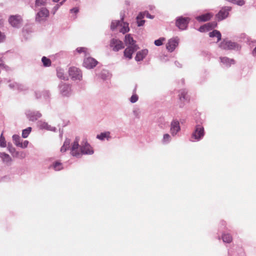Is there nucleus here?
<instances>
[{"instance_id": "obj_1", "label": "nucleus", "mask_w": 256, "mask_h": 256, "mask_svg": "<svg viewBox=\"0 0 256 256\" xmlns=\"http://www.w3.org/2000/svg\"><path fill=\"white\" fill-rule=\"evenodd\" d=\"M204 136V127L200 125L197 124L194 128V132L192 134L191 136V140L199 141L202 140Z\"/></svg>"}, {"instance_id": "obj_2", "label": "nucleus", "mask_w": 256, "mask_h": 256, "mask_svg": "<svg viewBox=\"0 0 256 256\" xmlns=\"http://www.w3.org/2000/svg\"><path fill=\"white\" fill-rule=\"evenodd\" d=\"M121 26V28L120 30V32L123 34L128 32L130 30L128 27V24L127 22H124L121 21H112L111 24L110 28L112 30H114L118 26Z\"/></svg>"}, {"instance_id": "obj_3", "label": "nucleus", "mask_w": 256, "mask_h": 256, "mask_svg": "<svg viewBox=\"0 0 256 256\" xmlns=\"http://www.w3.org/2000/svg\"><path fill=\"white\" fill-rule=\"evenodd\" d=\"M220 47L223 50H239L240 46L238 44L230 40H224L220 44Z\"/></svg>"}, {"instance_id": "obj_4", "label": "nucleus", "mask_w": 256, "mask_h": 256, "mask_svg": "<svg viewBox=\"0 0 256 256\" xmlns=\"http://www.w3.org/2000/svg\"><path fill=\"white\" fill-rule=\"evenodd\" d=\"M22 17L19 14L10 16L8 18L10 24L14 28H20L22 24Z\"/></svg>"}, {"instance_id": "obj_5", "label": "nucleus", "mask_w": 256, "mask_h": 256, "mask_svg": "<svg viewBox=\"0 0 256 256\" xmlns=\"http://www.w3.org/2000/svg\"><path fill=\"white\" fill-rule=\"evenodd\" d=\"M190 18H188L178 17L176 20V26L181 30H186Z\"/></svg>"}, {"instance_id": "obj_6", "label": "nucleus", "mask_w": 256, "mask_h": 256, "mask_svg": "<svg viewBox=\"0 0 256 256\" xmlns=\"http://www.w3.org/2000/svg\"><path fill=\"white\" fill-rule=\"evenodd\" d=\"M69 75L74 80H80L82 78L81 70L76 67H70L68 70Z\"/></svg>"}, {"instance_id": "obj_7", "label": "nucleus", "mask_w": 256, "mask_h": 256, "mask_svg": "<svg viewBox=\"0 0 256 256\" xmlns=\"http://www.w3.org/2000/svg\"><path fill=\"white\" fill-rule=\"evenodd\" d=\"M49 16V11L46 8H42L36 16V20L38 22L44 21Z\"/></svg>"}, {"instance_id": "obj_8", "label": "nucleus", "mask_w": 256, "mask_h": 256, "mask_svg": "<svg viewBox=\"0 0 256 256\" xmlns=\"http://www.w3.org/2000/svg\"><path fill=\"white\" fill-rule=\"evenodd\" d=\"M110 45L112 50L114 52H118L120 50L124 48V47L121 40L116 38H112L111 40Z\"/></svg>"}, {"instance_id": "obj_9", "label": "nucleus", "mask_w": 256, "mask_h": 256, "mask_svg": "<svg viewBox=\"0 0 256 256\" xmlns=\"http://www.w3.org/2000/svg\"><path fill=\"white\" fill-rule=\"evenodd\" d=\"M59 90L60 93L63 96H69L71 94V87L68 84L62 82L60 84Z\"/></svg>"}, {"instance_id": "obj_10", "label": "nucleus", "mask_w": 256, "mask_h": 256, "mask_svg": "<svg viewBox=\"0 0 256 256\" xmlns=\"http://www.w3.org/2000/svg\"><path fill=\"white\" fill-rule=\"evenodd\" d=\"M180 130V122L177 120H173L170 123V132L172 136H175Z\"/></svg>"}, {"instance_id": "obj_11", "label": "nucleus", "mask_w": 256, "mask_h": 256, "mask_svg": "<svg viewBox=\"0 0 256 256\" xmlns=\"http://www.w3.org/2000/svg\"><path fill=\"white\" fill-rule=\"evenodd\" d=\"M79 138H76L71 148V154L73 156L79 157L81 155V152L79 150Z\"/></svg>"}, {"instance_id": "obj_12", "label": "nucleus", "mask_w": 256, "mask_h": 256, "mask_svg": "<svg viewBox=\"0 0 256 256\" xmlns=\"http://www.w3.org/2000/svg\"><path fill=\"white\" fill-rule=\"evenodd\" d=\"M82 144L80 148L81 154H92L94 153V150H92V147L86 141L83 140Z\"/></svg>"}, {"instance_id": "obj_13", "label": "nucleus", "mask_w": 256, "mask_h": 256, "mask_svg": "<svg viewBox=\"0 0 256 256\" xmlns=\"http://www.w3.org/2000/svg\"><path fill=\"white\" fill-rule=\"evenodd\" d=\"M231 10L230 7H224L222 8L218 13L216 15V17L218 20H222L226 18L228 15V12Z\"/></svg>"}, {"instance_id": "obj_14", "label": "nucleus", "mask_w": 256, "mask_h": 256, "mask_svg": "<svg viewBox=\"0 0 256 256\" xmlns=\"http://www.w3.org/2000/svg\"><path fill=\"white\" fill-rule=\"evenodd\" d=\"M178 38H174L170 39L166 44V49L170 52H173L176 48L178 46Z\"/></svg>"}, {"instance_id": "obj_15", "label": "nucleus", "mask_w": 256, "mask_h": 256, "mask_svg": "<svg viewBox=\"0 0 256 256\" xmlns=\"http://www.w3.org/2000/svg\"><path fill=\"white\" fill-rule=\"evenodd\" d=\"M97 64L98 62L91 57L85 58L83 63L84 66L88 69L94 68Z\"/></svg>"}, {"instance_id": "obj_16", "label": "nucleus", "mask_w": 256, "mask_h": 256, "mask_svg": "<svg viewBox=\"0 0 256 256\" xmlns=\"http://www.w3.org/2000/svg\"><path fill=\"white\" fill-rule=\"evenodd\" d=\"M26 115L28 118V120L30 121H36L38 118L42 116V114L39 112H34L32 110H28L26 112Z\"/></svg>"}, {"instance_id": "obj_17", "label": "nucleus", "mask_w": 256, "mask_h": 256, "mask_svg": "<svg viewBox=\"0 0 256 256\" xmlns=\"http://www.w3.org/2000/svg\"><path fill=\"white\" fill-rule=\"evenodd\" d=\"M138 48V46H129L124 51V56L128 59L132 58V55Z\"/></svg>"}, {"instance_id": "obj_18", "label": "nucleus", "mask_w": 256, "mask_h": 256, "mask_svg": "<svg viewBox=\"0 0 256 256\" xmlns=\"http://www.w3.org/2000/svg\"><path fill=\"white\" fill-rule=\"evenodd\" d=\"M35 94L37 99L44 98V100H47L50 98V93L49 91L46 90L42 92H36Z\"/></svg>"}, {"instance_id": "obj_19", "label": "nucleus", "mask_w": 256, "mask_h": 256, "mask_svg": "<svg viewBox=\"0 0 256 256\" xmlns=\"http://www.w3.org/2000/svg\"><path fill=\"white\" fill-rule=\"evenodd\" d=\"M148 54V50L146 49L142 50L137 52L135 57L136 60L138 62L142 60Z\"/></svg>"}, {"instance_id": "obj_20", "label": "nucleus", "mask_w": 256, "mask_h": 256, "mask_svg": "<svg viewBox=\"0 0 256 256\" xmlns=\"http://www.w3.org/2000/svg\"><path fill=\"white\" fill-rule=\"evenodd\" d=\"M212 16V14L207 13L200 16H198L196 18L200 22H204L210 20Z\"/></svg>"}, {"instance_id": "obj_21", "label": "nucleus", "mask_w": 256, "mask_h": 256, "mask_svg": "<svg viewBox=\"0 0 256 256\" xmlns=\"http://www.w3.org/2000/svg\"><path fill=\"white\" fill-rule=\"evenodd\" d=\"M220 60L221 62L226 66H230L231 64H234V59H230L228 57H220Z\"/></svg>"}, {"instance_id": "obj_22", "label": "nucleus", "mask_w": 256, "mask_h": 256, "mask_svg": "<svg viewBox=\"0 0 256 256\" xmlns=\"http://www.w3.org/2000/svg\"><path fill=\"white\" fill-rule=\"evenodd\" d=\"M124 42L126 44H130V46H137L135 44L136 42L130 34H126L125 36Z\"/></svg>"}, {"instance_id": "obj_23", "label": "nucleus", "mask_w": 256, "mask_h": 256, "mask_svg": "<svg viewBox=\"0 0 256 256\" xmlns=\"http://www.w3.org/2000/svg\"><path fill=\"white\" fill-rule=\"evenodd\" d=\"M96 138L102 140H104V138H106L107 140H108L110 138V132H102L100 134H98L96 136Z\"/></svg>"}, {"instance_id": "obj_24", "label": "nucleus", "mask_w": 256, "mask_h": 256, "mask_svg": "<svg viewBox=\"0 0 256 256\" xmlns=\"http://www.w3.org/2000/svg\"><path fill=\"white\" fill-rule=\"evenodd\" d=\"M209 36L210 38L216 37L217 38V42H218L221 40L222 35L220 32L217 30H214L212 32L209 33Z\"/></svg>"}, {"instance_id": "obj_25", "label": "nucleus", "mask_w": 256, "mask_h": 256, "mask_svg": "<svg viewBox=\"0 0 256 256\" xmlns=\"http://www.w3.org/2000/svg\"><path fill=\"white\" fill-rule=\"evenodd\" d=\"M40 127L42 129H46L52 131H54L56 130L55 128L52 127L48 125L46 122H40Z\"/></svg>"}, {"instance_id": "obj_26", "label": "nucleus", "mask_w": 256, "mask_h": 256, "mask_svg": "<svg viewBox=\"0 0 256 256\" xmlns=\"http://www.w3.org/2000/svg\"><path fill=\"white\" fill-rule=\"evenodd\" d=\"M144 18V16H143V14L142 12L140 13L137 16V24L138 26H142L144 24L145 20H142Z\"/></svg>"}, {"instance_id": "obj_27", "label": "nucleus", "mask_w": 256, "mask_h": 256, "mask_svg": "<svg viewBox=\"0 0 256 256\" xmlns=\"http://www.w3.org/2000/svg\"><path fill=\"white\" fill-rule=\"evenodd\" d=\"M0 157L4 162H8L12 161V158L10 156L5 152L0 153Z\"/></svg>"}, {"instance_id": "obj_28", "label": "nucleus", "mask_w": 256, "mask_h": 256, "mask_svg": "<svg viewBox=\"0 0 256 256\" xmlns=\"http://www.w3.org/2000/svg\"><path fill=\"white\" fill-rule=\"evenodd\" d=\"M70 140L66 139L60 148L61 152H65L70 148Z\"/></svg>"}, {"instance_id": "obj_29", "label": "nucleus", "mask_w": 256, "mask_h": 256, "mask_svg": "<svg viewBox=\"0 0 256 256\" xmlns=\"http://www.w3.org/2000/svg\"><path fill=\"white\" fill-rule=\"evenodd\" d=\"M12 140L14 141V144L16 146H20L21 142H20V138L18 135L17 134H14L12 136Z\"/></svg>"}, {"instance_id": "obj_30", "label": "nucleus", "mask_w": 256, "mask_h": 256, "mask_svg": "<svg viewBox=\"0 0 256 256\" xmlns=\"http://www.w3.org/2000/svg\"><path fill=\"white\" fill-rule=\"evenodd\" d=\"M186 94H187V91L186 90H180V94H179L180 100H187Z\"/></svg>"}, {"instance_id": "obj_31", "label": "nucleus", "mask_w": 256, "mask_h": 256, "mask_svg": "<svg viewBox=\"0 0 256 256\" xmlns=\"http://www.w3.org/2000/svg\"><path fill=\"white\" fill-rule=\"evenodd\" d=\"M222 238L224 242L230 243L232 240V237L229 234H224L222 236Z\"/></svg>"}, {"instance_id": "obj_32", "label": "nucleus", "mask_w": 256, "mask_h": 256, "mask_svg": "<svg viewBox=\"0 0 256 256\" xmlns=\"http://www.w3.org/2000/svg\"><path fill=\"white\" fill-rule=\"evenodd\" d=\"M42 62L44 66H49L51 64L50 60L46 58V56H43L42 58Z\"/></svg>"}, {"instance_id": "obj_33", "label": "nucleus", "mask_w": 256, "mask_h": 256, "mask_svg": "<svg viewBox=\"0 0 256 256\" xmlns=\"http://www.w3.org/2000/svg\"><path fill=\"white\" fill-rule=\"evenodd\" d=\"M31 130H32V128L30 127H28V128L24 130L22 132V138H26L28 136Z\"/></svg>"}, {"instance_id": "obj_34", "label": "nucleus", "mask_w": 256, "mask_h": 256, "mask_svg": "<svg viewBox=\"0 0 256 256\" xmlns=\"http://www.w3.org/2000/svg\"><path fill=\"white\" fill-rule=\"evenodd\" d=\"M53 168L56 170H60L62 168V164L56 162L54 164Z\"/></svg>"}, {"instance_id": "obj_35", "label": "nucleus", "mask_w": 256, "mask_h": 256, "mask_svg": "<svg viewBox=\"0 0 256 256\" xmlns=\"http://www.w3.org/2000/svg\"><path fill=\"white\" fill-rule=\"evenodd\" d=\"M46 0H36L35 6L36 7L44 6L46 5Z\"/></svg>"}, {"instance_id": "obj_36", "label": "nucleus", "mask_w": 256, "mask_h": 256, "mask_svg": "<svg viewBox=\"0 0 256 256\" xmlns=\"http://www.w3.org/2000/svg\"><path fill=\"white\" fill-rule=\"evenodd\" d=\"M171 140V138L169 134H164L163 136L162 142L164 143H168Z\"/></svg>"}, {"instance_id": "obj_37", "label": "nucleus", "mask_w": 256, "mask_h": 256, "mask_svg": "<svg viewBox=\"0 0 256 256\" xmlns=\"http://www.w3.org/2000/svg\"><path fill=\"white\" fill-rule=\"evenodd\" d=\"M6 146V142L4 136H3V134L2 133L0 136V146L4 148Z\"/></svg>"}, {"instance_id": "obj_38", "label": "nucleus", "mask_w": 256, "mask_h": 256, "mask_svg": "<svg viewBox=\"0 0 256 256\" xmlns=\"http://www.w3.org/2000/svg\"><path fill=\"white\" fill-rule=\"evenodd\" d=\"M216 23L215 22H208V23H207L206 24H205L204 25H208V26H206V28L208 29V30L214 28L216 26Z\"/></svg>"}, {"instance_id": "obj_39", "label": "nucleus", "mask_w": 256, "mask_h": 256, "mask_svg": "<svg viewBox=\"0 0 256 256\" xmlns=\"http://www.w3.org/2000/svg\"><path fill=\"white\" fill-rule=\"evenodd\" d=\"M57 76L60 78H61V79H62V80H64L65 79V76H64V72L63 70H57Z\"/></svg>"}, {"instance_id": "obj_40", "label": "nucleus", "mask_w": 256, "mask_h": 256, "mask_svg": "<svg viewBox=\"0 0 256 256\" xmlns=\"http://www.w3.org/2000/svg\"><path fill=\"white\" fill-rule=\"evenodd\" d=\"M138 100V96L136 94H134L130 98V101L132 103H134Z\"/></svg>"}, {"instance_id": "obj_41", "label": "nucleus", "mask_w": 256, "mask_h": 256, "mask_svg": "<svg viewBox=\"0 0 256 256\" xmlns=\"http://www.w3.org/2000/svg\"><path fill=\"white\" fill-rule=\"evenodd\" d=\"M19 86L18 88H17V89L16 90H19V91H24V90H28V87L24 85V84H19Z\"/></svg>"}, {"instance_id": "obj_42", "label": "nucleus", "mask_w": 256, "mask_h": 256, "mask_svg": "<svg viewBox=\"0 0 256 256\" xmlns=\"http://www.w3.org/2000/svg\"><path fill=\"white\" fill-rule=\"evenodd\" d=\"M164 40V38H160L154 41V44L156 46H160L162 44V42Z\"/></svg>"}, {"instance_id": "obj_43", "label": "nucleus", "mask_w": 256, "mask_h": 256, "mask_svg": "<svg viewBox=\"0 0 256 256\" xmlns=\"http://www.w3.org/2000/svg\"><path fill=\"white\" fill-rule=\"evenodd\" d=\"M87 50L88 49L86 48L81 47V48H77L76 50L78 53H80V54L81 52H84L85 54V55L86 56Z\"/></svg>"}, {"instance_id": "obj_44", "label": "nucleus", "mask_w": 256, "mask_h": 256, "mask_svg": "<svg viewBox=\"0 0 256 256\" xmlns=\"http://www.w3.org/2000/svg\"><path fill=\"white\" fill-rule=\"evenodd\" d=\"M9 86L12 89H14V90H16L17 88L20 86H19V83H18V82H12V83L10 84H9Z\"/></svg>"}, {"instance_id": "obj_45", "label": "nucleus", "mask_w": 256, "mask_h": 256, "mask_svg": "<svg viewBox=\"0 0 256 256\" xmlns=\"http://www.w3.org/2000/svg\"><path fill=\"white\" fill-rule=\"evenodd\" d=\"M232 2L238 6H242L244 4V0H232Z\"/></svg>"}, {"instance_id": "obj_46", "label": "nucleus", "mask_w": 256, "mask_h": 256, "mask_svg": "<svg viewBox=\"0 0 256 256\" xmlns=\"http://www.w3.org/2000/svg\"><path fill=\"white\" fill-rule=\"evenodd\" d=\"M63 4V2H60L59 4H56L53 8V14H54L57 10L59 8L60 6Z\"/></svg>"}, {"instance_id": "obj_47", "label": "nucleus", "mask_w": 256, "mask_h": 256, "mask_svg": "<svg viewBox=\"0 0 256 256\" xmlns=\"http://www.w3.org/2000/svg\"><path fill=\"white\" fill-rule=\"evenodd\" d=\"M208 25H204L200 27L198 30L200 32H205L208 31V28H206V26H208Z\"/></svg>"}, {"instance_id": "obj_48", "label": "nucleus", "mask_w": 256, "mask_h": 256, "mask_svg": "<svg viewBox=\"0 0 256 256\" xmlns=\"http://www.w3.org/2000/svg\"><path fill=\"white\" fill-rule=\"evenodd\" d=\"M28 142L26 140L23 142H21V144L19 147H20L23 148H26L28 146Z\"/></svg>"}, {"instance_id": "obj_49", "label": "nucleus", "mask_w": 256, "mask_h": 256, "mask_svg": "<svg viewBox=\"0 0 256 256\" xmlns=\"http://www.w3.org/2000/svg\"><path fill=\"white\" fill-rule=\"evenodd\" d=\"M8 149L9 152L12 154L16 151L15 148L14 147H12V144H8Z\"/></svg>"}, {"instance_id": "obj_50", "label": "nucleus", "mask_w": 256, "mask_h": 256, "mask_svg": "<svg viewBox=\"0 0 256 256\" xmlns=\"http://www.w3.org/2000/svg\"><path fill=\"white\" fill-rule=\"evenodd\" d=\"M143 14V16H146L148 18H150L151 19H152L154 18V16H151L148 12H142Z\"/></svg>"}, {"instance_id": "obj_51", "label": "nucleus", "mask_w": 256, "mask_h": 256, "mask_svg": "<svg viewBox=\"0 0 256 256\" xmlns=\"http://www.w3.org/2000/svg\"><path fill=\"white\" fill-rule=\"evenodd\" d=\"M16 156L21 158H23L25 157V154L22 152H16Z\"/></svg>"}, {"instance_id": "obj_52", "label": "nucleus", "mask_w": 256, "mask_h": 256, "mask_svg": "<svg viewBox=\"0 0 256 256\" xmlns=\"http://www.w3.org/2000/svg\"><path fill=\"white\" fill-rule=\"evenodd\" d=\"M4 39H5L4 34L2 32H0V43L3 42L4 40Z\"/></svg>"}, {"instance_id": "obj_53", "label": "nucleus", "mask_w": 256, "mask_h": 256, "mask_svg": "<svg viewBox=\"0 0 256 256\" xmlns=\"http://www.w3.org/2000/svg\"><path fill=\"white\" fill-rule=\"evenodd\" d=\"M133 113H134V116L137 118H139V111L138 110H133Z\"/></svg>"}, {"instance_id": "obj_54", "label": "nucleus", "mask_w": 256, "mask_h": 256, "mask_svg": "<svg viewBox=\"0 0 256 256\" xmlns=\"http://www.w3.org/2000/svg\"><path fill=\"white\" fill-rule=\"evenodd\" d=\"M71 12L76 14L78 12V9L77 8H74L70 10Z\"/></svg>"}, {"instance_id": "obj_55", "label": "nucleus", "mask_w": 256, "mask_h": 256, "mask_svg": "<svg viewBox=\"0 0 256 256\" xmlns=\"http://www.w3.org/2000/svg\"><path fill=\"white\" fill-rule=\"evenodd\" d=\"M0 68H6V70H8V68H6V66H4V64L1 62L0 60Z\"/></svg>"}, {"instance_id": "obj_56", "label": "nucleus", "mask_w": 256, "mask_h": 256, "mask_svg": "<svg viewBox=\"0 0 256 256\" xmlns=\"http://www.w3.org/2000/svg\"><path fill=\"white\" fill-rule=\"evenodd\" d=\"M253 54H256V47L254 48V50H253Z\"/></svg>"}, {"instance_id": "obj_57", "label": "nucleus", "mask_w": 256, "mask_h": 256, "mask_svg": "<svg viewBox=\"0 0 256 256\" xmlns=\"http://www.w3.org/2000/svg\"><path fill=\"white\" fill-rule=\"evenodd\" d=\"M60 1V0H53V2H58Z\"/></svg>"}, {"instance_id": "obj_58", "label": "nucleus", "mask_w": 256, "mask_h": 256, "mask_svg": "<svg viewBox=\"0 0 256 256\" xmlns=\"http://www.w3.org/2000/svg\"><path fill=\"white\" fill-rule=\"evenodd\" d=\"M177 64H179V63H178V62H175V64H176V65Z\"/></svg>"}]
</instances>
